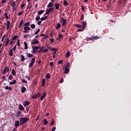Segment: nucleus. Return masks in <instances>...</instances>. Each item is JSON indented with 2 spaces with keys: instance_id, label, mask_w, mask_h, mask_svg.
Wrapping results in <instances>:
<instances>
[{
  "instance_id": "obj_1",
  "label": "nucleus",
  "mask_w": 131,
  "mask_h": 131,
  "mask_svg": "<svg viewBox=\"0 0 131 131\" xmlns=\"http://www.w3.org/2000/svg\"><path fill=\"white\" fill-rule=\"evenodd\" d=\"M19 120L20 125H22L24 124L25 122H27V121H29V120H30L29 118H26V117L19 118Z\"/></svg>"
},
{
  "instance_id": "obj_2",
  "label": "nucleus",
  "mask_w": 131,
  "mask_h": 131,
  "mask_svg": "<svg viewBox=\"0 0 131 131\" xmlns=\"http://www.w3.org/2000/svg\"><path fill=\"white\" fill-rule=\"evenodd\" d=\"M82 25H81V29H79L77 30L78 31H83L84 30L85 27L86 26V22L85 21H83L82 22Z\"/></svg>"
},
{
  "instance_id": "obj_3",
  "label": "nucleus",
  "mask_w": 131,
  "mask_h": 131,
  "mask_svg": "<svg viewBox=\"0 0 131 131\" xmlns=\"http://www.w3.org/2000/svg\"><path fill=\"white\" fill-rule=\"evenodd\" d=\"M40 48V46H32V48L33 49V51L32 52V54H34V53H37V50H39Z\"/></svg>"
},
{
  "instance_id": "obj_4",
  "label": "nucleus",
  "mask_w": 131,
  "mask_h": 131,
  "mask_svg": "<svg viewBox=\"0 0 131 131\" xmlns=\"http://www.w3.org/2000/svg\"><path fill=\"white\" fill-rule=\"evenodd\" d=\"M53 11H54V8L51 7L49 9H47L46 11L45 15H49V14H50V13H52Z\"/></svg>"
},
{
  "instance_id": "obj_5",
  "label": "nucleus",
  "mask_w": 131,
  "mask_h": 131,
  "mask_svg": "<svg viewBox=\"0 0 131 131\" xmlns=\"http://www.w3.org/2000/svg\"><path fill=\"white\" fill-rule=\"evenodd\" d=\"M100 37H98L97 36H93V37H86V40H93V39H99Z\"/></svg>"
},
{
  "instance_id": "obj_6",
  "label": "nucleus",
  "mask_w": 131,
  "mask_h": 131,
  "mask_svg": "<svg viewBox=\"0 0 131 131\" xmlns=\"http://www.w3.org/2000/svg\"><path fill=\"white\" fill-rule=\"evenodd\" d=\"M61 20H62V26L63 27H65V26L66 25V23H67V19L64 18L63 17H60Z\"/></svg>"
},
{
  "instance_id": "obj_7",
  "label": "nucleus",
  "mask_w": 131,
  "mask_h": 131,
  "mask_svg": "<svg viewBox=\"0 0 131 131\" xmlns=\"http://www.w3.org/2000/svg\"><path fill=\"white\" fill-rule=\"evenodd\" d=\"M34 63H35V58H32L31 60V63L29 65V67L31 68V67L34 65Z\"/></svg>"
},
{
  "instance_id": "obj_8",
  "label": "nucleus",
  "mask_w": 131,
  "mask_h": 131,
  "mask_svg": "<svg viewBox=\"0 0 131 131\" xmlns=\"http://www.w3.org/2000/svg\"><path fill=\"white\" fill-rule=\"evenodd\" d=\"M38 40L37 39H34L33 40L32 42H31V46H34L35 45L38 44Z\"/></svg>"
},
{
  "instance_id": "obj_9",
  "label": "nucleus",
  "mask_w": 131,
  "mask_h": 131,
  "mask_svg": "<svg viewBox=\"0 0 131 131\" xmlns=\"http://www.w3.org/2000/svg\"><path fill=\"white\" fill-rule=\"evenodd\" d=\"M46 97H47V93L44 92L42 94V96L40 97V100L42 101L43 100V99H45V98H46Z\"/></svg>"
},
{
  "instance_id": "obj_10",
  "label": "nucleus",
  "mask_w": 131,
  "mask_h": 131,
  "mask_svg": "<svg viewBox=\"0 0 131 131\" xmlns=\"http://www.w3.org/2000/svg\"><path fill=\"white\" fill-rule=\"evenodd\" d=\"M19 125H20V122L18 120L15 121L14 126L17 128Z\"/></svg>"
},
{
  "instance_id": "obj_11",
  "label": "nucleus",
  "mask_w": 131,
  "mask_h": 131,
  "mask_svg": "<svg viewBox=\"0 0 131 131\" xmlns=\"http://www.w3.org/2000/svg\"><path fill=\"white\" fill-rule=\"evenodd\" d=\"M10 71V70L9 69V68H8V67H6L4 70L3 71V72H2L3 74H6V72H9Z\"/></svg>"
},
{
  "instance_id": "obj_12",
  "label": "nucleus",
  "mask_w": 131,
  "mask_h": 131,
  "mask_svg": "<svg viewBox=\"0 0 131 131\" xmlns=\"http://www.w3.org/2000/svg\"><path fill=\"white\" fill-rule=\"evenodd\" d=\"M10 71V70L9 69V68H8V67H6L4 70L3 71V72H2L3 74H6V72H9Z\"/></svg>"
},
{
  "instance_id": "obj_13",
  "label": "nucleus",
  "mask_w": 131,
  "mask_h": 131,
  "mask_svg": "<svg viewBox=\"0 0 131 131\" xmlns=\"http://www.w3.org/2000/svg\"><path fill=\"white\" fill-rule=\"evenodd\" d=\"M20 90H21V93L22 94L26 92V88H25V86L21 87Z\"/></svg>"
},
{
  "instance_id": "obj_14",
  "label": "nucleus",
  "mask_w": 131,
  "mask_h": 131,
  "mask_svg": "<svg viewBox=\"0 0 131 131\" xmlns=\"http://www.w3.org/2000/svg\"><path fill=\"white\" fill-rule=\"evenodd\" d=\"M18 109L21 111H24V107L23 105H22V104H21V103L19 104Z\"/></svg>"
},
{
  "instance_id": "obj_15",
  "label": "nucleus",
  "mask_w": 131,
  "mask_h": 131,
  "mask_svg": "<svg viewBox=\"0 0 131 131\" xmlns=\"http://www.w3.org/2000/svg\"><path fill=\"white\" fill-rule=\"evenodd\" d=\"M70 71V70H69V68H66L64 69V73H65L66 74H68Z\"/></svg>"
},
{
  "instance_id": "obj_16",
  "label": "nucleus",
  "mask_w": 131,
  "mask_h": 131,
  "mask_svg": "<svg viewBox=\"0 0 131 131\" xmlns=\"http://www.w3.org/2000/svg\"><path fill=\"white\" fill-rule=\"evenodd\" d=\"M54 6L55 7V10H58L59 8H60V4L57 3H55Z\"/></svg>"
},
{
  "instance_id": "obj_17",
  "label": "nucleus",
  "mask_w": 131,
  "mask_h": 131,
  "mask_svg": "<svg viewBox=\"0 0 131 131\" xmlns=\"http://www.w3.org/2000/svg\"><path fill=\"white\" fill-rule=\"evenodd\" d=\"M10 25H11V22H10V20H7V24H6L7 29L10 28Z\"/></svg>"
},
{
  "instance_id": "obj_18",
  "label": "nucleus",
  "mask_w": 131,
  "mask_h": 131,
  "mask_svg": "<svg viewBox=\"0 0 131 131\" xmlns=\"http://www.w3.org/2000/svg\"><path fill=\"white\" fill-rule=\"evenodd\" d=\"M11 7L12 8H15L16 7V2L15 1H12L11 2Z\"/></svg>"
},
{
  "instance_id": "obj_19",
  "label": "nucleus",
  "mask_w": 131,
  "mask_h": 131,
  "mask_svg": "<svg viewBox=\"0 0 131 131\" xmlns=\"http://www.w3.org/2000/svg\"><path fill=\"white\" fill-rule=\"evenodd\" d=\"M55 28L56 29H60L61 28V24L60 23H57Z\"/></svg>"
},
{
  "instance_id": "obj_20",
  "label": "nucleus",
  "mask_w": 131,
  "mask_h": 131,
  "mask_svg": "<svg viewBox=\"0 0 131 131\" xmlns=\"http://www.w3.org/2000/svg\"><path fill=\"white\" fill-rule=\"evenodd\" d=\"M22 113V112L18 111L16 114V115H15V117H19V116H20V115H21V114Z\"/></svg>"
},
{
  "instance_id": "obj_21",
  "label": "nucleus",
  "mask_w": 131,
  "mask_h": 131,
  "mask_svg": "<svg viewBox=\"0 0 131 131\" xmlns=\"http://www.w3.org/2000/svg\"><path fill=\"white\" fill-rule=\"evenodd\" d=\"M53 6H54V4H53L52 2H50L47 6V8H52Z\"/></svg>"
},
{
  "instance_id": "obj_22",
  "label": "nucleus",
  "mask_w": 131,
  "mask_h": 131,
  "mask_svg": "<svg viewBox=\"0 0 131 131\" xmlns=\"http://www.w3.org/2000/svg\"><path fill=\"white\" fill-rule=\"evenodd\" d=\"M45 13V10H41L38 12V15H41V14H43Z\"/></svg>"
},
{
  "instance_id": "obj_23",
  "label": "nucleus",
  "mask_w": 131,
  "mask_h": 131,
  "mask_svg": "<svg viewBox=\"0 0 131 131\" xmlns=\"http://www.w3.org/2000/svg\"><path fill=\"white\" fill-rule=\"evenodd\" d=\"M74 26H75V27H77V28H80V29H81V25L75 24L74 25Z\"/></svg>"
},
{
  "instance_id": "obj_24",
  "label": "nucleus",
  "mask_w": 131,
  "mask_h": 131,
  "mask_svg": "<svg viewBox=\"0 0 131 131\" xmlns=\"http://www.w3.org/2000/svg\"><path fill=\"white\" fill-rule=\"evenodd\" d=\"M21 57V62H24V61H25L26 60V58H25V57L24 55H20Z\"/></svg>"
},
{
  "instance_id": "obj_25",
  "label": "nucleus",
  "mask_w": 131,
  "mask_h": 131,
  "mask_svg": "<svg viewBox=\"0 0 131 131\" xmlns=\"http://www.w3.org/2000/svg\"><path fill=\"white\" fill-rule=\"evenodd\" d=\"M17 82V81L16 80H13L12 82H10L9 83V84L10 85H13V84H15Z\"/></svg>"
},
{
  "instance_id": "obj_26",
  "label": "nucleus",
  "mask_w": 131,
  "mask_h": 131,
  "mask_svg": "<svg viewBox=\"0 0 131 131\" xmlns=\"http://www.w3.org/2000/svg\"><path fill=\"white\" fill-rule=\"evenodd\" d=\"M23 23H24V20L22 19L19 23L18 28H21V27L22 26V24H23Z\"/></svg>"
},
{
  "instance_id": "obj_27",
  "label": "nucleus",
  "mask_w": 131,
  "mask_h": 131,
  "mask_svg": "<svg viewBox=\"0 0 131 131\" xmlns=\"http://www.w3.org/2000/svg\"><path fill=\"white\" fill-rule=\"evenodd\" d=\"M9 56L10 57H12V56H13V49H10V50L9 51Z\"/></svg>"
},
{
  "instance_id": "obj_28",
  "label": "nucleus",
  "mask_w": 131,
  "mask_h": 131,
  "mask_svg": "<svg viewBox=\"0 0 131 131\" xmlns=\"http://www.w3.org/2000/svg\"><path fill=\"white\" fill-rule=\"evenodd\" d=\"M46 78H48V79H50V78H51V74L50 73H47L46 76Z\"/></svg>"
},
{
  "instance_id": "obj_29",
  "label": "nucleus",
  "mask_w": 131,
  "mask_h": 131,
  "mask_svg": "<svg viewBox=\"0 0 131 131\" xmlns=\"http://www.w3.org/2000/svg\"><path fill=\"white\" fill-rule=\"evenodd\" d=\"M11 73H12V75H13L14 76H15V75H16V71H15V70L14 69H13L12 70Z\"/></svg>"
},
{
  "instance_id": "obj_30",
  "label": "nucleus",
  "mask_w": 131,
  "mask_h": 131,
  "mask_svg": "<svg viewBox=\"0 0 131 131\" xmlns=\"http://www.w3.org/2000/svg\"><path fill=\"white\" fill-rule=\"evenodd\" d=\"M30 27H28V26H25V27L24 28V30H30Z\"/></svg>"
},
{
  "instance_id": "obj_31",
  "label": "nucleus",
  "mask_w": 131,
  "mask_h": 131,
  "mask_svg": "<svg viewBox=\"0 0 131 131\" xmlns=\"http://www.w3.org/2000/svg\"><path fill=\"white\" fill-rule=\"evenodd\" d=\"M5 90H9V91H12V90H13V89H12L11 86L9 87V86H6L5 87Z\"/></svg>"
},
{
  "instance_id": "obj_32",
  "label": "nucleus",
  "mask_w": 131,
  "mask_h": 131,
  "mask_svg": "<svg viewBox=\"0 0 131 131\" xmlns=\"http://www.w3.org/2000/svg\"><path fill=\"white\" fill-rule=\"evenodd\" d=\"M62 37H63V35H62V34H59L58 37H57V40H59V39H61Z\"/></svg>"
},
{
  "instance_id": "obj_33",
  "label": "nucleus",
  "mask_w": 131,
  "mask_h": 131,
  "mask_svg": "<svg viewBox=\"0 0 131 131\" xmlns=\"http://www.w3.org/2000/svg\"><path fill=\"white\" fill-rule=\"evenodd\" d=\"M18 37H19V36L16 35L13 36L12 39V40H15V39H17V38H18Z\"/></svg>"
},
{
  "instance_id": "obj_34",
  "label": "nucleus",
  "mask_w": 131,
  "mask_h": 131,
  "mask_svg": "<svg viewBox=\"0 0 131 131\" xmlns=\"http://www.w3.org/2000/svg\"><path fill=\"white\" fill-rule=\"evenodd\" d=\"M42 86H45V84H46V79H42Z\"/></svg>"
},
{
  "instance_id": "obj_35",
  "label": "nucleus",
  "mask_w": 131,
  "mask_h": 131,
  "mask_svg": "<svg viewBox=\"0 0 131 131\" xmlns=\"http://www.w3.org/2000/svg\"><path fill=\"white\" fill-rule=\"evenodd\" d=\"M24 45H25V50H27V49H28L27 42H24Z\"/></svg>"
},
{
  "instance_id": "obj_36",
  "label": "nucleus",
  "mask_w": 131,
  "mask_h": 131,
  "mask_svg": "<svg viewBox=\"0 0 131 131\" xmlns=\"http://www.w3.org/2000/svg\"><path fill=\"white\" fill-rule=\"evenodd\" d=\"M27 56L28 58H32V57H33V55H32L30 53L27 54Z\"/></svg>"
},
{
  "instance_id": "obj_37",
  "label": "nucleus",
  "mask_w": 131,
  "mask_h": 131,
  "mask_svg": "<svg viewBox=\"0 0 131 131\" xmlns=\"http://www.w3.org/2000/svg\"><path fill=\"white\" fill-rule=\"evenodd\" d=\"M43 49H45V47H44V46L42 47L40 49V50L38 51V53H39V54H40V52H42V50H43Z\"/></svg>"
},
{
  "instance_id": "obj_38",
  "label": "nucleus",
  "mask_w": 131,
  "mask_h": 131,
  "mask_svg": "<svg viewBox=\"0 0 131 131\" xmlns=\"http://www.w3.org/2000/svg\"><path fill=\"white\" fill-rule=\"evenodd\" d=\"M68 5H69V4H68V2H67V1L64 0L63 1V5H64V6H68Z\"/></svg>"
},
{
  "instance_id": "obj_39",
  "label": "nucleus",
  "mask_w": 131,
  "mask_h": 131,
  "mask_svg": "<svg viewBox=\"0 0 131 131\" xmlns=\"http://www.w3.org/2000/svg\"><path fill=\"white\" fill-rule=\"evenodd\" d=\"M10 42V39H9V38H8L7 39V41L6 42V45L5 46L7 47V46H8V45L9 44V42Z\"/></svg>"
},
{
  "instance_id": "obj_40",
  "label": "nucleus",
  "mask_w": 131,
  "mask_h": 131,
  "mask_svg": "<svg viewBox=\"0 0 131 131\" xmlns=\"http://www.w3.org/2000/svg\"><path fill=\"white\" fill-rule=\"evenodd\" d=\"M30 25V22L28 21L24 24V26H29Z\"/></svg>"
},
{
  "instance_id": "obj_41",
  "label": "nucleus",
  "mask_w": 131,
  "mask_h": 131,
  "mask_svg": "<svg viewBox=\"0 0 131 131\" xmlns=\"http://www.w3.org/2000/svg\"><path fill=\"white\" fill-rule=\"evenodd\" d=\"M30 27H31V28H32V29H34L35 28L36 26H35V25L32 24L31 25Z\"/></svg>"
},
{
  "instance_id": "obj_42",
  "label": "nucleus",
  "mask_w": 131,
  "mask_h": 131,
  "mask_svg": "<svg viewBox=\"0 0 131 131\" xmlns=\"http://www.w3.org/2000/svg\"><path fill=\"white\" fill-rule=\"evenodd\" d=\"M40 19V16H39V15H37V16L35 17L36 21H39Z\"/></svg>"
},
{
  "instance_id": "obj_43",
  "label": "nucleus",
  "mask_w": 131,
  "mask_h": 131,
  "mask_svg": "<svg viewBox=\"0 0 131 131\" xmlns=\"http://www.w3.org/2000/svg\"><path fill=\"white\" fill-rule=\"evenodd\" d=\"M69 57H70V52L68 51V52L66 54V57L68 58Z\"/></svg>"
},
{
  "instance_id": "obj_44",
  "label": "nucleus",
  "mask_w": 131,
  "mask_h": 131,
  "mask_svg": "<svg viewBox=\"0 0 131 131\" xmlns=\"http://www.w3.org/2000/svg\"><path fill=\"white\" fill-rule=\"evenodd\" d=\"M25 7V4L23 3V2L21 3V5L20 6L21 10H23V7Z\"/></svg>"
},
{
  "instance_id": "obj_45",
  "label": "nucleus",
  "mask_w": 131,
  "mask_h": 131,
  "mask_svg": "<svg viewBox=\"0 0 131 131\" xmlns=\"http://www.w3.org/2000/svg\"><path fill=\"white\" fill-rule=\"evenodd\" d=\"M24 103L26 104V105H29L30 104V102H29L28 100L25 101Z\"/></svg>"
},
{
  "instance_id": "obj_46",
  "label": "nucleus",
  "mask_w": 131,
  "mask_h": 131,
  "mask_svg": "<svg viewBox=\"0 0 131 131\" xmlns=\"http://www.w3.org/2000/svg\"><path fill=\"white\" fill-rule=\"evenodd\" d=\"M70 65V62H67L66 64V68H69Z\"/></svg>"
},
{
  "instance_id": "obj_47",
  "label": "nucleus",
  "mask_w": 131,
  "mask_h": 131,
  "mask_svg": "<svg viewBox=\"0 0 131 131\" xmlns=\"http://www.w3.org/2000/svg\"><path fill=\"white\" fill-rule=\"evenodd\" d=\"M43 123V124H48V123H49V122H48V120H47V119H45Z\"/></svg>"
},
{
  "instance_id": "obj_48",
  "label": "nucleus",
  "mask_w": 131,
  "mask_h": 131,
  "mask_svg": "<svg viewBox=\"0 0 131 131\" xmlns=\"http://www.w3.org/2000/svg\"><path fill=\"white\" fill-rule=\"evenodd\" d=\"M39 31H40V29H38L34 33V34H38L39 33Z\"/></svg>"
},
{
  "instance_id": "obj_49",
  "label": "nucleus",
  "mask_w": 131,
  "mask_h": 131,
  "mask_svg": "<svg viewBox=\"0 0 131 131\" xmlns=\"http://www.w3.org/2000/svg\"><path fill=\"white\" fill-rule=\"evenodd\" d=\"M83 18H84V15H83V14H81V16L80 18V20H81V21H82V20L83 19Z\"/></svg>"
},
{
  "instance_id": "obj_50",
  "label": "nucleus",
  "mask_w": 131,
  "mask_h": 131,
  "mask_svg": "<svg viewBox=\"0 0 131 131\" xmlns=\"http://www.w3.org/2000/svg\"><path fill=\"white\" fill-rule=\"evenodd\" d=\"M24 12V11H21V12H18V16H21V15H22Z\"/></svg>"
},
{
  "instance_id": "obj_51",
  "label": "nucleus",
  "mask_w": 131,
  "mask_h": 131,
  "mask_svg": "<svg viewBox=\"0 0 131 131\" xmlns=\"http://www.w3.org/2000/svg\"><path fill=\"white\" fill-rule=\"evenodd\" d=\"M54 124H55V122H54V120L52 119V121L50 123V125H54Z\"/></svg>"
},
{
  "instance_id": "obj_52",
  "label": "nucleus",
  "mask_w": 131,
  "mask_h": 131,
  "mask_svg": "<svg viewBox=\"0 0 131 131\" xmlns=\"http://www.w3.org/2000/svg\"><path fill=\"white\" fill-rule=\"evenodd\" d=\"M3 51H4V48L3 47H2V48H0V55H2Z\"/></svg>"
},
{
  "instance_id": "obj_53",
  "label": "nucleus",
  "mask_w": 131,
  "mask_h": 131,
  "mask_svg": "<svg viewBox=\"0 0 131 131\" xmlns=\"http://www.w3.org/2000/svg\"><path fill=\"white\" fill-rule=\"evenodd\" d=\"M37 96L36 95H33L32 96V99H37Z\"/></svg>"
},
{
  "instance_id": "obj_54",
  "label": "nucleus",
  "mask_w": 131,
  "mask_h": 131,
  "mask_svg": "<svg viewBox=\"0 0 131 131\" xmlns=\"http://www.w3.org/2000/svg\"><path fill=\"white\" fill-rule=\"evenodd\" d=\"M12 78H13V75H10L9 76L8 79H9V80H11V79H12Z\"/></svg>"
},
{
  "instance_id": "obj_55",
  "label": "nucleus",
  "mask_w": 131,
  "mask_h": 131,
  "mask_svg": "<svg viewBox=\"0 0 131 131\" xmlns=\"http://www.w3.org/2000/svg\"><path fill=\"white\" fill-rule=\"evenodd\" d=\"M21 81L23 82H24V83H27V81H26L25 79H21Z\"/></svg>"
},
{
  "instance_id": "obj_56",
  "label": "nucleus",
  "mask_w": 131,
  "mask_h": 131,
  "mask_svg": "<svg viewBox=\"0 0 131 131\" xmlns=\"http://www.w3.org/2000/svg\"><path fill=\"white\" fill-rule=\"evenodd\" d=\"M49 49H46L45 50H43L42 53H48Z\"/></svg>"
},
{
  "instance_id": "obj_57",
  "label": "nucleus",
  "mask_w": 131,
  "mask_h": 131,
  "mask_svg": "<svg viewBox=\"0 0 131 131\" xmlns=\"http://www.w3.org/2000/svg\"><path fill=\"white\" fill-rule=\"evenodd\" d=\"M51 51L52 52H57V49L53 48L51 49Z\"/></svg>"
},
{
  "instance_id": "obj_58",
  "label": "nucleus",
  "mask_w": 131,
  "mask_h": 131,
  "mask_svg": "<svg viewBox=\"0 0 131 131\" xmlns=\"http://www.w3.org/2000/svg\"><path fill=\"white\" fill-rule=\"evenodd\" d=\"M36 96H37V98H38V97H40V96H41V94H40V93H38L37 94H36Z\"/></svg>"
},
{
  "instance_id": "obj_59",
  "label": "nucleus",
  "mask_w": 131,
  "mask_h": 131,
  "mask_svg": "<svg viewBox=\"0 0 131 131\" xmlns=\"http://www.w3.org/2000/svg\"><path fill=\"white\" fill-rule=\"evenodd\" d=\"M17 46H18V47H20V40H18L17 41Z\"/></svg>"
},
{
  "instance_id": "obj_60",
  "label": "nucleus",
  "mask_w": 131,
  "mask_h": 131,
  "mask_svg": "<svg viewBox=\"0 0 131 131\" xmlns=\"http://www.w3.org/2000/svg\"><path fill=\"white\" fill-rule=\"evenodd\" d=\"M50 66H51V67H54V62H50Z\"/></svg>"
},
{
  "instance_id": "obj_61",
  "label": "nucleus",
  "mask_w": 131,
  "mask_h": 131,
  "mask_svg": "<svg viewBox=\"0 0 131 131\" xmlns=\"http://www.w3.org/2000/svg\"><path fill=\"white\" fill-rule=\"evenodd\" d=\"M84 9H85V8H84V7H83V5H81V10L83 11V12H84Z\"/></svg>"
},
{
  "instance_id": "obj_62",
  "label": "nucleus",
  "mask_w": 131,
  "mask_h": 131,
  "mask_svg": "<svg viewBox=\"0 0 131 131\" xmlns=\"http://www.w3.org/2000/svg\"><path fill=\"white\" fill-rule=\"evenodd\" d=\"M6 37V34H5L3 36V37H2V40H1V41H4V39H5V37Z\"/></svg>"
},
{
  "instance_id": "obj_63",
  "label": "nucleus",
  "mask_w": 131,
  "mask_h": 131,
  "mask_svg": "<svg viewBox=\"0 0 131 131\" xmlns=\"http://www.w3.org/2000/svg\"><path fill=\"white\" fill-rule=\"evenodd\" d=\"M30 8H31V5L29 4L27 7V10H29V9H30Z\"/></svg>"
},
{
  "instance_id": "obj_64",
  "label": "nucleus",
  "mask_w": 131,
  "mask_h": 131,
  "mask_svg": "<svg viewBox=\"0 0 131 131\" xmlns=\"http://www.w3.org/2000/svg\"><path fill=\"white\" fill-rule=\"evenodd\" d=\"M63 63V60H59L58 61V64H62Z\"/></svg>"
}]
</instances>
